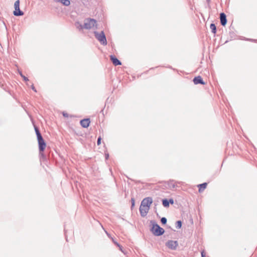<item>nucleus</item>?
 I'll list each match as a JSON object with an SVG mask.
<instances>
[{
  "label": "nucleus",
  "mask_w": 257,
  "mask_h": 257,
  "mask_svg": "<svg viewBox=\"0 0 257 257\" xmlns=\"http://www.w3.org/2000/svg\"><path fill=\"white\" fill-rule=\"evenodd\" d=\"M94 34L95 38L102 45H106L107 44L106 37L103 31H101L100 33L95 31L94 32Z\"/></svg>",
  "instance_id": "obj_1"
},
{
  "label": "nucleus",
  "mask_w": 257,
  "mask_h": 257,
  "mask_svg": "<svg viewBox=\"0 0 257 257\" xmlns=\"http://www.w3.org/2000/svg\"><path fill=\"white\" fill-rule=\"evenodd\" d=\"M94 26L96 27V21L93 19H87L84 20V28L85 29H90ZM97 29V27H96Z\"/></svg>",
  "instance_id": "obj_2"
},
{
  "label": "nucleus",
  "mask_w": 257,
  "mask_h": 257,
  "mask_svg": "<svg viewBox=\"0 0 257 257\" xmlns=\"http://www.w3.org/2000/svg\"><path fill=\"white\" fill-rule=\"evenodd\" d=\"M152 232L156 236H160L162 235L164 233V229L161 227L157 224H154L152 229Z\"/></svg>",
  "instance_id": "obj_3"
},
{
  "label": "nucleus",
  "mask_w": 257,
  "mask_h": 257,
  "mask_svg": "<svg viewBox=\"0 0 257 257\" xmlns=\"http://www.w3.org/2000/svg\"><path fill=\"white\" fill-rule=\"evenodd\" d=\"M14 7L15 10L14 11L13 14L15 16H21L24 15V13L20 9V1L17 0L14 4Z\"/></svg>",
  "instance_id": "obj_4"
},
{
  "label": "nucleus",
  "mask_w": 257,
  "mask_h": 257,
  "mask_svg": "<svg viewBox=\"0 0 257 257\" xmlns=\"http://www.w3.org/2000/svg\"><path fill=\"white\" fill-rule=\"evenodd\" d=\"M39 145V149L40 152H43L46 148V144L45 142L42 137H39V138L37 139Z\"/></svg>",
  "instance_id": "obj_5"
},
{
  "label": "nucleus",
  "mask_w": 257,
  "mask_h": 257,
  "mask_svg": "<svg viewBox=\"0 0 257 257\" xmlns=\"http://www.w3.org/2000/svg\"><path fill=\"white\" fill-rule=\"evenodd\" d=\"M153 199L151 197H146L142 200L141 205L150 208Z\"/></svg>",
  "instance_id": "obj_6"
},
{
  "label": "nucleus",
  "mask_w": 257,
  "mask_h": 257,
  "mask_svg": "<svg viewBox=\"0 0 257 257\" xmlns=\"http://www.w3.org/2000/svg\"><path fill=\"white\" fill-rule=\"evenodd\" d=\"M166 245L170 249H175L178 244L177 241L169 240L166 242Z\"/></svg>",
  "instance_id": "obj_7"
},
{
  "label": "nucleus",
  "mask_w": 257,
  "mask_h": 257,
  "mask_svg": "<svg viewBox=\"0 0 257 257\" xmlns=\"http://www.w3.org/2000/svg\"><path fill=\"white\" fill-rule=\"evenodd\" d=\"M149 209H150V208H149V207H144V206L141 205L140 207V209H139L141 215L142 217L146 216L147 215Z\"/></svg>",
  "instance_id": "obj_8"
},
{
  "label": "nucleus",
  "mask_w": 257,
  "mask_h": 257,
  "mask_svg": "<svg viewBox=\"0 0 257 257\" xmlns=\"http://www.w3.org/2000/svg\"><path fill=\"white\" fill-rule=\"evenodd\" d=\"M90 121L89 118H85L81 120L80 122L81 125L84 128H87L89 126Z\"/></svg>",
  "instance_id": "obj_9"
},
{
  "label": "nucleus",
  "mask_w": 257,
  "mask_h": 257,
  "mask_svg": "<svg viewBox=\"0 0 257 257\" xmlns=\"http://www.w3.org/2000/svg\"><path fill=\"white\" fill-rule=\"evenodd\" d=\"M110 59L113 64L115 66L120 65L121 64V62L113 55H110Z\"/></svg>",
  "instance_id": "obj_10"
},
{
  "label": "nucleus",
  "mask_w": 257,
  "mask_h": 257,
  "mask_svg": "<svg viewBox=\"0 0 257 257\" xmlns=\"http://www.w3.org/2000/svg\"><path fill=\"white\" fill-rule=\"evenodd\" d=\"M193 82L195 84H205L202 78L200 76L194 77V78L193 79Z\"/></svg>",
  "instance_id": "obj_11"
},
{
  "label": "nucleus",
  "mask_w": 257,
  "mask_h": 257,
  "mask_svg": "<svg viewBox=\"0 0 257 257\" xmlns=\"http://www.w3.org/2000/svg\"><path fill=\"white\" fill-rule=\"evenodd\" d=\"M54 1L57 3H60L65 6H68L70 4V2L69 0H54Z\"/></svg>",
  "instance_id": "obj_12"
},
{
  "label": "nucleus",
  "mask_w": 257,
  "mask_h": 257,
  "mask_svg": "<svg viewBox=\"0 0 257 257\" xmlns=\"http://www.w3.org/2000/svg\"><path fill=\"white\" fill-rule=\"evenodd\" d=\"M207 184L206 183H203L201 184H199L198 187H199V192H202L207 187Z\"/></svg>",
  "instance_id": "obj_13"
},
{
  "label": "nucleus",
  "mask_w": 257,
  "mask_h": 257,
  "mask_svg": "<svg viewBox=\"0 0 257 257\" xmlns=\"http://www.w3.org/2000/svg\"><path fill=\"white\" fill-rule=\"evenodd\" d=\"M220 23L223 26H225V13H221L220 14Z\"/></svg>",
  "instance_id": "obj_14"
},
{
  "label": "nucleus",
  "mask_w": 257,
  "mask_h": 257,
  "mask_svg": "<svg viewBox=\"0 0 257 257\" xmlns=\"http://www.w3.org/2000/svg\"><path fill=\"white\" fill-rule=\"evenodd\" d=\"M210 28L211 30V32L213 34H215L216 32V27L214 24H211Z\"/></svg>",
  "instance_id": "obj_15"
},
{
  "label": "nucleus",
  "mask_w": 257,
  "mask_h": 257,
  "mask_svg": "<svg viewBox=\"0 0 257 257\" xmlns=\"http://www.w3.org/2000/svg\"><path fill=\"white\" fill-rule=\"evenodd\" d=\"M75 25L76 27L79 30H82L84 28V25H82L81 24H80L79 22H76L75 24Z\"/></svg>",
  "instance_id": "obj_16"
},
{
  "label": "nucleus",
  "mask_w": 257,
  "mask_h": 257,
  "mask_svg": "<svg viewBox=\"0 0 257 257\" xmlns=\"http://www.w3.org/2000/svg\"><path fill=\"white\" fill-rule=\"evenodd\" d=\"M162 204L165 207H168L169 206V202L167 199H164L162 200Z\"/></svg>",
  "instance_id": "obj_17"
},
{
  "label": "nucleus",
  "mask_w": 257,
  "mask_h": 257,
  "mask_svg": "<svg viewBox=\"0 0 257 257\" xmlns=\"http://www.w3.org/2000/svg\"><path fill=\"white\" fill-rule=\"evenodd\" d=\"M35 130L36 132V134L37 135V139L39 138V137H42L39 129L37 127H35Z\"/></svg>",
  "instance_id": "obj_18"
},
{
  "label": "nucleus",
  "mask_w": 257,
  "mask_h": 257,
  "mask_svg": "<svg viewBox=\"0 0 257 257\" xmlns=\"http://www.w3.org/2000/svg\"><path fill=\"white\" fill-rule=\"evenodd\" d=\"M19 74L20 75V76H21L23 78V79H24V80L25 81H29L28 78L27 77H26L25 76H24V75L22 74V72H21V71H19Z\"/></svg>",
  "instance_id": "obj_19"
},
{
  "label": "nucleus",
  "mask_w": 257,
  "mask_h": 257,
  "mask_svg": "<svg viewBox=\"0 0 257 257\" xmlns=\"http://www.w3.org/2000/svg\"><path fill=\"white\" fill-rule=\"evenodd\" d=\"M182 226V222L180 220L177 221L176 222V228H180Z\"/></svg>",
  "instance_id": "obj_20"
},
{
  "label": "nucleus",
  "mask_w": 257,
  "mask_h": 257,
  "mask_svg": "<svg viewBox=\"0 0 257 257\" xmlns=\"http://www.w3.org/2000/svg\"><path fill=\"white\" fill-rule=\"evenodd\" d=\"M167 221V220L166 218H165V217H162V218L161 219V223H162L163 224H166Z\"/></svg>",
  "instance_id": "obj_21"
},
{
  "label": "nucleus",
  "mask_w": 257,
  "mask_h": 257,
  "mask_svg": "<svg viewBox=\"0 0 257 257\" xmlns=\"http://www.w3.org/2000/svg\"><path fill=\"white\" fill-rule=\"evenodd\" d=\"M135 199L132 198L131 199V203H132V206L131 207L133 208L134 206H135Z\"/></svg>",
  "instance_id": "obj_22"
},
{
  "label": "nucleus",
  "mask_w": 257,
  "mask_h": 257,
  "mask_svg": "<svg viewBox=\"0 0 257 257\" xmlns=\"http://www.w3.org/2000/svg\"><path fill=\"white\" fill-rule=\"evenodd\" d=\"M101 138L100 137H99L97 139V145H99L101 144Z\"/></svg>",
  "instance_id": "obj_23"
},
{
  "label": "nucleus",
  "mask_w": 257,
  "mask_h": 257,
  "mask_svg": "<svg viewBox=\"0 0 257 257\" xmlns=\"http://www.w3.org/2000/svg\"><path fill=\"white\" fill-rule=\"evenodd\" d=\"M62 114H63V116H64L65 117H68L69 116L68 114L65 112H63Z\"/></svg>",
  "instance_id": "obj_24"
},
{
  "label": "nucleus",
  "mask_w": 257,
  "mask_h": 257,
  "mask_svg": "<svg viewBox=\"0 0 257 257\" xmlns=\"http://www.w3.org/2000/svg\"><path fill=\"white\" fill-rule=\"evenodd\" d=\"M115 244H116L119 248V249L122 251V252H123V250H122V246H120V245L119 244H118L116 242H114Z\"/></svg>",
  "instance_id": "obj_25"
},
{
  "label": "nucleus",
  "mask_w": 257,
  "mask_h": 257,
  "mask_svg": "<svg viewBox=\"0 0 257 257\" xmlns=\"http://www.w3.org/2000/svg\"><path fill=\"white\" fill-rule=\"evenodd\" d=\"M31 88L35 91V92H37V90L36 89H35L34 86L33 84H32L31 86Z\"/></svg>",
  "instance_id": "obj_26"
},
{
  "label": "nucleus",
  "mask_w": 257,
  "mask_h": 257,
  "mask_svg": "<svg viewBox=\"0 0 257 257\" xmlns=\"http://www.w3.org/2000/svg\"><path fill=\"white\" fill-rule=\"evenodd\" d=\"M201 256L202 257H206L205 253L204 251H201Z\"/></svg>",
  "instance_id": "obj_27"
},
{
  "label": "nucleus",
  "mask_w": 257,
  "mask_h": 257,
  "mask_svg": "<svg viewBox=\"0 0 257 257\" xmlns=\"http://www.w3.org/2000/svg\"><path fill=\"white\" fill-rule=\"evenodd\" d=\"M169 202V203H171V204H173L174 203V200L173 199H169V200H168Z\"/></svg>",
  "instance_id": "obj_28"
},
{
  "label": "nucleus",
  "mask_w": 257,
  "mask_h": 257,
  "mask_svg": "<svg viewBox=\"0 0 257 257\" xmlns=\"http://www.w3.org/2000/svg\"><path fill=\"white\" fill-rule=\"evenodd\" d=\"M109 157V155L108 154H105V158L106 159H107Z\"/></svg>",
  "instance_id": "obj_29"
},
{
  "label": "nucleus",
  "mask_w": 257,
  "mask_h": 257,
  "mask_svg": "<svg viewBox=\"0 0 257 257\" xmlns=\"http://www.w3.org/2000/svg\"><path fill=\"white\" fill-rule=\"evenodd\" d=\"M225 22H226V23H227V19H226Z\"/></svg>",
  "instance_id": "obj_30"
}]
</instances>
